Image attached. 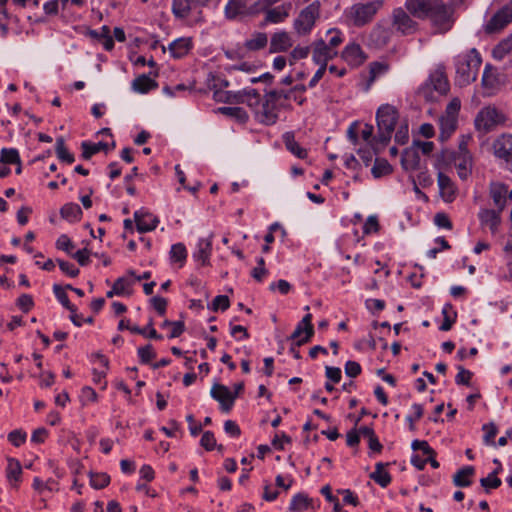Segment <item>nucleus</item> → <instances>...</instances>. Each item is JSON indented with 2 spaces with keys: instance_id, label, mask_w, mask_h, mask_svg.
Returning a JSON list of instances; mask_svg holds the SVG:
<instances>
[{
  "instance_id": "1",
  "label": "nucleus",
  "mask_w": 512,
  "mask_h": 512,
  "mask_svg": "<svg viewBox=\"0 0 512 512\" xmlns=\"http://www.w3.org/2000/svg\"><path fill=\"white\" fill-rule=\"evenodd\" d=\"M399 118V111L393 105L382 104L377 109V135L371 141V146L375 153H380L389 144Z\"/></svg>"
},
{
  "instance_id": "2",
  "label": "nucleus",
  "mask_w": 512,
  "mask_h": 512,
  "mask_svg": "<svg viewBox=\"0 0 512 512\" xmlns=\"http://www.w3.org/2000/svg\"><path fill=\"white\" fill-rule=\"evenodd\" d=\"M481 62V56L475 48L456 56V85L459 87H465L474 82L477 78Z\"/></svg>"
},
{
  "instance_id": "3",
  "label": "nucleus",
  "mask_w": 512,
  "mask_h": 512,
  "mask_svg": "<svg viewBox=\"0 0 512 512\" xmlns=\"http://www.w3.org/2000/svg\"><path fill=\"white\" fill-rule=\"evenodd\" d=\"M285 98L277 94L276 89L267 91L262 99L261 107L256 112L258 121L264 125H274L279 119V112L285 109L281 99Z\"/></svg>"
},
{
  "instance_id": "4",
  "label": "nucleus",
  "mask_w": 512,
  "mask_h": 512,
  "mask_svg": "<svg viewBox=\"0 0 512 512\" xmlns=\"http://www.w3.org/2000/svg\"><path fill=\"white\" fill-rule=\"evenodd\" d=\"M507 121L505 113L495 106L483 107L474 120L475 128L483 133L495 130L498 126H503Z\"/></svg>"
},
{
  "instance_id": "5",
  "label": "nucleus",
  "mask_w": 512,
  "mask_h": 512,
  "mask_svg": "<svg viewBox=\"0 0 512 512\" xmlns=\"http://www.w3.org/2000/svg\"><path fill=\"white\" fill-rule=\"evenodd\" d=\"M383 5V0L357 3L350 8L348 16L355 26L361 27L371 22Z\"/></svg>"
},
{
  "instance_id": "6",
  "label": "nucleus",
  "mask_w": 512,
  "mask_h": 512,
  "mask_svg": "<svg viewBox=\"0 0 512 512\" xmlns=\"http://www.w3.org/2000/svg\"><path fill=\"white\" fill-rule=\"evenodd\" d=\"M453 13L454 11L451 6L437 0L429 12L428 18L431 20L433 26L438 32L446 33L454 24Z\"/></svg>"
},
{
  "instance_id": "7",
  "label": "nucleus",
  "mask_w": 512,
  "mask_h": 512,
  "mask_svg": "<svg viewBox=\"0 0 512 512\" xmlns=\"http://www.w3.org/2000/svg\"><path fill=\"white\" fill-rule=\"evenodd\" d=\"M320 8L321 3L316 0L300 11L294 21V29L299 35H307L310 33L316 20L320 17Z\"/></svg>"
},
{
  "instance_id": "8",
  "label": "nucleus",
  "mask_w": 512,
  "mask_h": 512,
  "mask_svg": "<svg viewBox=\"0 0 512 512\" xmlns=\"http://www.w3.org/2000/svg\"><path fill=\"white\" fill-rule=\"evenodd\" d=\"M394 29L384 21L378 22L368 35V45L374 48L385 47L392 39Z\"/></svg>"
},
{
  "instance_id": "9",
  "label": "nucleus",
  "mask_w": 512,
  "mask_h": 512,
  "mask_svg": "<svg viewBox=\"0 0 512 512\" xmlns=\"http://www.w3.org/2000/svg\"><path fill=\"white\" fill-rule=\"evenodd\" d=\"M391 26L401 35H409L417 30V22L401 7L395 8L391 14Z\"/></svg>"
},
{
  "instance_id": "10",
  "label": "nucleus",
  "mask_w": 512,
  "mask_h": 512,
  "mask_svg": "<svg viewBox=\"0 0 512 512\" xmlns=\"http://www.w3.org/2000/svg\"><path fill=\"white\" fill-rule=\"evenodd\" d=\"M512 22V0L498 10L485 24L484 30L488 34L499 32Z\"/></svg>"
},
{
  "instance_id": "11",
  "label": "nucleus",
  "mask_w": 512,
  "mask_h": 512,
  "mask_svg": "<svg viewBox=\"0 0 512 512\" xmlns=\"http://www.w3.org/2000/svg\"><path fill=\"white\" fill-rule=\"evenodd\" d=\"M215 0H172V13L176 19H186L194 8L208 7Z\"/></svg>"
},
{
  "instance_id": "12",
  "label": "nucleus",
  "mask_w": 512,
  "mask_h": 512,
  "mask_svg": "<svg viewBox=\"0 0 512 512\" xmlns=\"http://www.w3.org/2000/svg\"><path fill=\"white\" fill-rule=\"evenodd\" d=\"M494 155L505 162L506 168L512 172V135L503 134L493 143Z\"/></svg>"
},
{
  "instance_id": "13",
  "label": "nucleus",
  "mask_w": 512,
  "mask_h": 512,
  "mask_svg": "<svg viewBox=\"0 0 512 512\" xmlns=\"http://www.w3.org/2000/svg\"><path fill=\"white\" fill-rule=\"evenodd\" d=\"M210 395L214 400L219 402L220 409L224 413L230 412L236 400V395H232L230 389L220 383L213 384Z\"/></svg>"
},
{
  "instance_id": "14",
  "label": "nucleus",
  "mask_w": 512,
  "mask_h": 512,
  "mask_svg": "<svg viewBox=\"0 0 512 512\" xmlns=\"http://www.w3.org/2000/svg\"><path fill=\"white\" fill-rule=\"evenodd\" d=\"M502 212L497 209L481 208L478 212L480 225L489 228L493 235L496 234L502 222Z\"/></svg>"
},
{
  "instance_id": "15",
  "label": "nucleus",
  "mask_w": 512,
  "mask_h": 512,
  "mask_svg": "<svg viewBox=\"0 0 512 512\" xmlns=\"http://www.w3.org/2000/svg\"><path fill=\"white\" fill-rule=\"evenodd\" d=\"M337 55L336 50L327 46L326 41L319 39L313 43L312 59L319 66L327 68V62Z\"/></svg>"
},
{
  "instance_id": "16",
  "label": "nucleus",
  "mask_w": 512,
  "mask_h": 512,
  "mask_svg": "<svg viewBox=\"0 0 512 512\" xmlns=\"http://www.w3.org/2000/svg\"><path fill=\"white\" fill-rule=\"evenodd\" d=\"M436 2L437 0H406L405 8L412 16L426 19Z\"/></svg>"
},
{
  "instance_id": "17",
  "label": "nucleus",
  "mask_w": 512,
  "mask_h": 512,
  "mask_svg": "<svg viewBox=\"0 0 512 512\" xmlns=\"http://www.w3.org/2000/svg\"><path fill=\"white\" fill-rule=\"evenodd\" d=\"M437 182L441 198L446 203H451L456 199L457 187L454 182L446 174L439 172L437 175Z\"/></svg>"
},
{
  "instance_id": "18",
  "label": "nucleus",
  "mask_w": 512,
  "mask_h": 512,
  "mask_svg": "<svg viewBox=\"0 0 512 512\" xmlns=\"http://www.w3.org/2000/svg\"><path fill=\"white\" fill-rule=\"evenodd\" d=\"M134 221L139 233L153 231L159 223L158 217L144 210L134 212Z\"/></svg>"
},
{
  "instance_id": "19",
  "label": "nucleus",
  "mask_w": 512,
  "mask_h": 512,
  "mask_svg": "<svg viewBox=\"0 0 512 512\" xmlns=\"http://www.w3.org/2000/svg\"><path fill=\"white\" fill-rule=\"evenodd\" d=\"M489 195L493 200L495 209L504 211L507 204L508 186L500 182H492L489 185Z\"/></svg>"
},
{
  "instance_id": "20",
  "label": "nucleus",
  "mask_w": 512,
  "mask_h": 512,
  "mask_svg": "<svg viewBox=\"0 0 512 512\" xmlns=\"http://www.w3.org/2000/svg\"><path fill=\"white\" fill-rule=\"evenodd\" d=\"M342 58L352 67H358L366 60L361 46L356 43L348 44L341 54Z\"/></svg>"
},
{
  "instance_id": "21",
  "label": "nucleus",
  "mask_w": 512,
  "mask_h": 512,
  "mask_svg": "<svg viewBox=\"0 0 512 512\" xmlns=\"http://www.w3.org/2000/svg\"><path fill=\"white\" fill-rule=\"evenodd\" d=\"M293 45L290 35L286 31L276 32L271 36L269 52H285Z\"/></svg>"
},
{
  "instance_id": "22",
  "label": "nucleus",
  "mask_w": 512,
  "mask_h": 512,
  "mask_svg": "<svg viewBox=\"0 0 512 512\" xmlns=\"http://www.w3.org/2000/svg\"><path fill=\"white\" fill-rule=\"evenodd\" d=\"M448 160L453 161L457 169L458 176L465 180L472 171V155L470 152H465L464 156H447Z\"/></svg>"
},
{
  "instance_id": "23",
  "label": "nucleus",
  "mask_w": 512,
  "mask_h": 512,
  "mask_svg": "<svg viewBox=\"0 0 512 512\" xmlns=\"http://www.w3.org/2000/svg\"><path fill=\"white\" fill-rule=\"evenodd\" d=\"M211 238L212 237L199 239L196 250L193 253L194 260L200 262L203 266L210 263V256L212 253Z\"/></svg>"
},
{
  "instance_id": "24",
  "label": "nucleus",
  "mask_w": 512,
  "mask_h": 512,
  "mask_svg": "<svg viewBox=\"0 0 512 512\" xmlns=\"http://www.w3.org/2000/svg\"><path fill=\"white\" fill-rule=\"evenodd\" d=\"M291 4H284L275 8L268 9L265 13L264 21L261 26H265L267 23H281L289 16V9Z\"/></svg>"
},
{
  "instance_id": "25",
  "label": "nucleus",
  "mask_w": 512,
  "mask_h": 512,
  "mask_svg": "<svg viewBox=\"0 0 512 512\" xmlns=\"http://www.w3.org/2000/svg\"><path fill=\"white\" fill-rule=\"evenodd\" d=\"M168 49L172 57L180 59L192 49V39L189 37L178 38L169 44Z\"/></svg>"
},
{
  "instance_id": "26",
  "label": "nucleus",
  "mask_w": 512,
  "mask_h": 512,
  "mask_svg": "<svg viewBox=\"0 0 512 512\" xmlns=\"http://www.w3.org/2000/svg\"><path fill=\"white\" fill-rule=\"evenodd\" d=\"M225 17L228 20H235L239 16L247 14L246 0H229L224 8Z\"/></svg>"
},
{
  "instance_id": "27",
  "label": "nucleus",
  "mask_w": 512,
  "mask_h": 512,
  "mask_svg": "<svg viewBox=\"0 0 512 512\" xmlns=\"http://www.w3.org/2000/svg\"><path fill=\"white\" fill-rule=\"evenodd\" d=\"M283 141L286 149L295 155L299 159H304L307 157V150L302 148L299 143L295 140V135L293 132H286L283 135Z\"/></svg>"
},
{
  "instance_id": "28",
  "label": "nucleus",
  "mask_w": 512,
  "mask_h": 512,
  "mask_svg": "<svg viewBox=\"0 0 512 512\" xmlns=\"http://www.w3.org/2000/svg\"><path fill=\"white\" fill-rule=\"evenodd\" d=\"M388 465L389 463L378 462L375 465V471L370 474V478L383 488L387 487L392 481L391 475L385 470Z\"/></svg>"
},
{
  "instance_id": "29",
  "label": "nucleus",
  "mask_w": 512,
  "mask_h": 512,
  "mask_svg": "<svg viewBox=\"0 0 512 512\" xmlns=\"http://www.w3.org/2000/svg\"><path fill=\"white\" fill-rule=\"evenodd\" d=\"M475 474L473 466H465L459 469L453 476V483L457 487H469L472 484L471 477Z\"/></svg>"
},
{
  "instance_id": "30",
  "label": "nucleus",
  "mask_w": 512,
  "mask_h": 512,
  "mask_svg": "<svg viewBox=\"0 0 512 512\" xmlns=\"http://www.w3.org/2000/svg\"><path fill=\"white\" fill-rule=\"evenodd\" d=\"M268 44V36L264 32H254L244 43V47L248 51H259L264 49Z\"/></svg>"
},
{
  "instance_id": "31",
  "label": "nucleus",
  "mask_w": 512,
  "mask_h": 512,
  "mask_svg": "<svg viewBox=\"0 0 512 512\" xmlns=\"http://www.w3.org/2000/svg\"><path fill=\"white\" fill-rule=\"evenodd\" d=\"M440 139L447 140L457 128V118L454 116H442L439 119Z\"/></svg>"
},
{
  "instance_id": "32",
  "label": "nucleus",
  "mask_w": 512,
  "mask_h": 512,
  "mask_svg": "<svg viewBox=\"0 0 512 512\" xmlns=\"http://www.w3.org/2000/svg\"><path fill=\"white\" fill-rule=\"evenodd\" d=\"M243 101L240 104H247L251 108L260 109L262 99L260 93L254 88H245L240 91Z\"/></svg>"
},
{
  "instance_id": "33",
  "label": "nucleus",
  "mask_w": 512,
  "mask_h": 512,
  "mask_svg": "<svg viewBox=\"0 0 512 512\" xmlns=\"http://www.w3.org/2000/svg\"><path fill=\"white\" fill-rule=\"evenodd\" d=\"M22 475V467L20 465V462L16 459L9 458L8 459V465L6 469V476L9 481V483L13 487H17V483L20 481Z\"/></svg>"
},
{
  "instance_id": "34",
  "label": "nucleus",
  "mask_w": 512,
  "mask_h": 512,
  "mask_svg": "<svg viewBox=\"0 0 512 512\" xmlns=\"http://www.w3.org/2000/svg\"><path fill=\"white\" fill-rule=\"evenodd\" d=\"M60 215L69 222H78L82 217V210L76 203H66L60 209Z\"/></svg>"
},
{
  "instance_id": "35",
  "label": "nucleus",
  "mask_w": 512,
  "mask_h": 512,
  "mask_svg": "<svg viewBox=\"0 0 512 512\" xmlns=\"http://www.w3.org/2000/svg\"><path fill=\"white\" fill-rule=\"evenodd\" d=\"M82 148V158L85 160L90 159L94 154L105 151L107 152L110 147L105 142L91 143L88 141H84L81 143Z\"/></svg>"
},
{
  "instance_id": "36",
  "label": "nucleus",
  "mask_w": 512,
  "mask_h": 512,
  "mask_svg": "<svg viewBox=\"0 0 512 512\" xmlns=\"http://www.w3.org/2000/svg\"><path fill=\"white\" fill-rule=\"evenodd\" d=\"M420 158L417 150L413 148H407L404 150L401 157V164L405 170H415L418 168Z\"/></svg>"
},
{
  "instance_id": "37",
  "label": "nucleus",
  "mask_w": 512,
  "mask_h": 512,
  "mask_svg": "<svg viewBox=\"0 0 512 512\" xmlns=\"http://www.w3.org/2000/svg\"><path fill=\"white\" fill-rule=\"evenodd\" d=\"M312 505V499L305 493H298L293 496L289 510L291 512H303Z\"/></svg>"
},
{
  "instance_id": "38",
  "label": "nucleus",
  "mask_w": 512,
  "mask_h": 512,
  "mask_svg": "<svg viewBox=\"0 0 512 512\" xmlns=\"http://www.w3.org/2000/svg\"><path fill=\"white\" fill-rule=\"evenodd\" d=\"M240 91H221L219 89L214 90L213 99L217 102L240 104L243 99L241 98Z\"/></svg>"
},
{
  "instance_id": "39",
  "label": "nucleus",
  "mask_w": 512,
  "mask_h": 512,
  "mask_svg": "<svg viewBox=\"0 0 512 512\" xmlns=\"http://www.w3.org/2000/svg\"><path fill=\"white\" fill-rule=\"evenodd\" d=\"M431 86L439 94L444 95L449 91V82L443 72H435L430 76Z\"/></svg>"
},
{
  "instance_id": "40",
  "label": "nucleus",
  "mask_w": 512,
  "mask_h": 512,
  "mask_svg": "<svg viewBox=\"0 0 512 512\" xmlns=\"http://www.w3.org/2000/svg\"><path fill=\"white\" fill-rule=\"evenodd\" d=\"M512 51V33L498 43L492 50V56L495 60L501 61Z\"/></svg>"
},
{
  "instance_id": "41",
  "label": "nucleus",
  "mask_w": 512,
  "mask_h": 512,
  "mask_svg": "<svg viewBox=\"0 0 512 512\" xmlns=\"http://www.w3.org/2000/svg\"><path fill=\"white\" fill-rule=\"evenodd\" d=\"M157 87V83L149 76L143 74L132 82V88L139 93H147Z\"/></svg>"
},
{
  "instance_id": "42",
  "label": "nucleus",
  "mask_w": 512,
  "mask_h": 512,
  "mask_svg": "<svg viewBox=\"0 0 512 512\" xmlns=\"http://www.w3.org/2000/svg\"><path fill=\"white\" fill-rule=\"evenodd\" d=\"M393 171L390 163L384 158H376L371 173L374 178L378 179L391 174Z\"/></svg>"
},
{
  "instance_id": "43",
  "label": "nucleus",
  "mask_w": 512,
  "mask_h": 512,
  "mask_svg": "<svg viewBox=\"0 0 512 512\" xmlns=\"http://www.w3.org/2000/svg\"><path fill=\"white\" fill-rule=\"evenodd\" d=\"M442 314L444 320L439 329L441 331H449L456 321L457 313L453 310V306L451 304H445L442 309Z\"/></svg>"
},
{
  "instance_id": "44",
  "label": "nucleus",
  "mask_w": 512,
  "mask_h": 512,
  "mask_svg": "<svg viewBox=\"0 0 512 512\" xmlns=\"http://www.w3.org/2000/svg\"><path fill=\"white\" fill-rule=\"evenodd\" d=\"M55 152L59 160L66 162L68 164H72L75 161V157L72 153L68 151L65 146V141L63 137H58L56 139Z\"/></svg>"
},
{
  "instance_id": "45",
  "label": "nucleus",
  "mask_w": 512,
  "mask_h": 512,
  "mask_svg": "<svg viewBox=\"0 0 512 512\" xmlns=\"http://www.w3.org/2000/svg\"><path fill=\"white\" fill-rule=\"evenodd\" d=\"M170 258L173 262H178L182 267L187 258V250L183 243H176L171 246Z\"/></svg>"
},
{
  "instance_id": "46",
  "label": "nucleus",
  "mask_w": 512,
  "mask_h": 512,
  "mask_svg": "<svg viewBox=\"0 0 512 512\" xmlns=\"http://www.w3.org/2000/svg\"><path fill=\"white\" fill-rule=\"evenodd\" d=\"M53 292L55 294V297L57 298V300L66 308L68 309L71 313H74L76 312V306L71 304L68 296H67V293L65 291V289L63 287H61L60 285L58 284H55L53 286Z\"/></svg>"
},
{
  "instance_id": "47",
  "label": "nucleus",
  "mask_w": 512,
  "mask_h": 512,
  "mask_svg": "<svg viewBox=\"0 0 512 512\" xmlns=\"http://www.w3.org/2000/svg\"><path fill=\"white\" fill-rule=\"evenodd\" d=\"M218 112L230 117H234L240 122H246L248 119L246 111L241 107H220L218 108Z\"/></svg>"
},
{
  "instance_id": "48",
  "label": "nucleus",
  "mask_w": 512,
  "mask_h": 512,
  "mask_svg": "<svg viewBox=\"0 0 512 512\" xmlns=\"http://www.w3.org/2000/svg\"><path fill=\"white\" fill-rule=\"evenodd\" d=\"M497 82L498 79L496 74L494 73L493 67L490 64H487L482 75L483 87L492 89L496 86Z\"/></svg>"
},
{
  "instance_id": "49",
  "label": "nucleus",
  "mask_w": 512,
  "mask_h": 512,
  "mask_svg": "<svg viewBox=\"0 0 512 512\" xmlns=\"http://www.w3.org/2000/svg\"><path fill=\"white\" fill-rule=\"evenodd\" d=\"M0 161L5 164H20V156L17 149L3 148Z\"/></svg>"
},
{
  "instance_id": "50",
  "label": "nucleus",
  "mask_w": 512,
  "mask_h": 512,
  "mask_svg": "<svg viewBox=\"0 0 512 512\" xmlns=\"http://www.w3.org/2000/svg\"><path fill=\"white\" fill-rule=\"evenodd\" d=\"M110 483V476L106 473H90V485L95 489L105 488Z\"/></svg>"
},
{
  "instance_id": "51",
  "label": "nucleus",
  "mask_w": 512,
  "mask_h": 512,
  "mask_svg": "<svg viewBox=\"0 0 512 512\" xmlns=\"http://www.w3.org/2000/svg\"><path fill=\"white\" fill-rule=\"evenodd\" d=\"M501 479L497 477V471L491 472L487 477L480 479V484L489 492V489H496L501 485Z\"/></svg>"
},
{
  "instance_id": "52",
  "label": "nucleus",
  "mask_w": 512,
  "mask_h": 512,
  "mask_svg": "<svg viewBox=\"0 0 512 512\" xmlns=\"http://www.w3.org/2000/svg\"><path fill=\"white\" fill-rule=\"evenodd\" d=\"M138 356L141 363L148 364L152 359L156 357V353L153 346L151 344H147L138 348Z\"/></svg>"
},
{
  "instance_id": "53",
  "label": "nucleus",
  "mask_w": 512,
  "mask_h": 512,
  "mask_svg": "<svg viewBox=\"0 0 512 512\" xmlns=\"http://www.w3.org/2000/svg\"><path fill=\"white\" fill-rule=\"evenodd\" d=\"M312 315L310 313L306 314L302 320L298 323L303 326V328H307V335H304L302 340L299 341V344H305L310 341L311 337L314 334V328L311 323Z\"/></svg>"
},
{
  "instance_id": "54",
  "label": "nucleus",
  "mask_w": 512,
  "mask_h": 512,
  "mask_svg": "<svg viewBox=\"0 0 512 512\" xmlns=\"http://www.w3.org/2000/svg\"><path fill=\"white\" fill-rule=\"evenodd\" d=\"M482 429L485 432L484 437H483L484 443L487 445L495 446L494 439L498 432L496 425L494 423L484 424Z\"/></svg>"
},
{
  "instance_id": "55",
  "label": "nucleus",
  "mask_w": 512,
  "mask_h": 512,
  "mask_svg": "<svg viewBox=\"0 0 512 512\" xmlns=\"http://www.w3.org/2000/svg\"><path fill=\"white\" fill-rule=\"evenodd\" d=\"M395 142L399 145H404L409 140V129L407 121L401 123L395 133Z\"/></svg>"
},
{
  "instance_id": "56",
  "label": "nucleus",
  "mask_w": 512,
  "mask_h": 512,
  "mask_svg": "<svg viewBox=\"0 0 512 512\" xmlns=\"http://www.w3.org/2000/svg\"><path fill=\"white\" fill-rule=\"evenodd\" d=\"M412 409L414 411V415H408L406 417V421L409 423V429L411 431H415V429H416L415 422L418 421L423 416L424 409L421 404H417V403L412 405Z\"/></svg>"
},
{
  "instance_id": "57",
  "label": "nucleus",
  "mask_w": 512,
  "mask_h": 512,
  "mask_svg": "<svg viewBox=\"0 0 512 512\" xmlns=\"http://www.w3.org/2000/svg\"><path fill=\"white\" fill-rule=\"evenodd\" d=\"M60 270L71 278H75L79 275V269L71 262L57 259Z\"/></svg>"
},
{
  "instance_id": "58",
  "label": "nucleus",
  "mask_w": 512,
  "mask_h": 512,
  "mask_svg": "<svg viewBox=\"0 0 512 512\" xmlns=\"http://www.w3.org/2000/svg\"><path fill=\"white\" fill-rule=\"evenodd\" d=\"M458 373L455 377V382L457 385H470V380L473 376V373L467 369H465L463 366H458Z\"/></svg>"
},
{
  "instance_id": "59",
  "label": "nucleus",
  "mask_w": 512,
  "mask_h": 512,
  "mask_svg": "<svg viewBox=\"0 0 512 512\" xmlns=\"http://www.w3.org/2000/svg\"><path fill=\"white\" fill-rule=\"evenodd\" d=\"M113 285L115 294L120 296L125 294L126 290L133 285V281L126 277H119Z\"/></svg>"
},
{
  "instance_id": "60",
  "label": "nucleus",
  "mask_w": 512,
  "mask_h": 512,
  "mask_svg": "<svg viewBox=\"0 0 512 512\" xmlns=\"http://www.w3.org/2000/svg\"><path fill=\"white\" fill-rule=\"evenodd\" d=\"M328 34L330 38L328 42H326L327 46L335 50L343 42L342 32L338 29H330L328 30Z\"/></svg>"
},
{
  "instance_id": "61",
  "label": "nucleus",
  "mask_w": 512,
  "mask_h": 512,
  "mask_svg": "<svg viewBox=\"0 0 512 512\" xmlns=\"http://www.w3.org/2000/svg\"><path fill=\"white\" fill-rule=\"evenodd\" d=\"M200 444L207 451H212L216 447V439L214 433L211 431H205L201 437Z\"/></svg>"
},
{
  "instance_id": "62",
  "label": "nucleus",
  "mask_w": 512,
  "mask_h": 512,
  "mask_svg": "<svg viewBox=\"0 0 512 512\" xmlns=\"http://www.w3.org/2000/svg\"><path fill=\"white\" fill-rule=\"evenodd\" d=\"M379 222L378 218L375 215H371L367 218L366 222L363 225V233L368 235L371 233H377L379 231Z\"/></svg>"
},
{
  "instance_id": "63",
  "label": "nucleus",
  "mask_w": 512,
  "mask_h": 512,
  "mask_svg": "<svg viewBox=\"0 0 512 512\" xmlns=\"http://www.w3.org/2000/svg\"><path fill=\"white\" fill-rule=\"evenodd\" d=\"M357 154L362 159V161L364 162L365 166H368L372 162L373 156L374 155H378L379 153H375L374 149L372 148V146L368 145L366 147L359 148L357 150Z\"/></svg>"
},
{
  "instance_id": "64",
  "label": "nucleus",
  "mask_w": 512,
  "mask_h": 512,
  "mask_svg": "<svg viewBox=\"0 0 512 512\" xmlns=\"http://www.w3.org/2000/svg\"><path fill=\"white\" fill-rule=\"evenodd\" d=\"M229 306H230V301H229L228 296L218 295L213 299L211 309L213 311H217L219 309L222 311H225L229 308Z\"/></svg>"
}]
</instances>
